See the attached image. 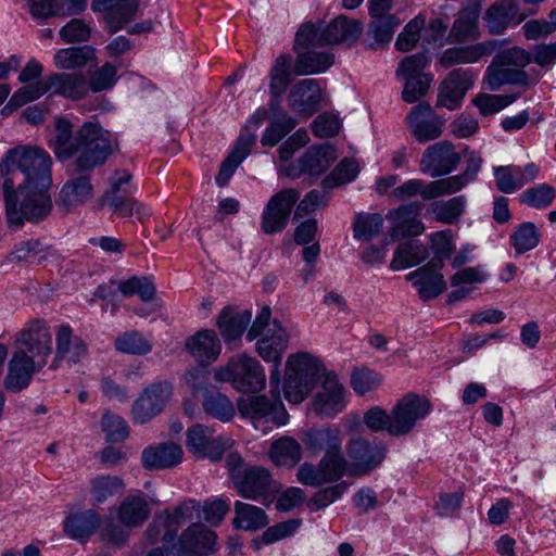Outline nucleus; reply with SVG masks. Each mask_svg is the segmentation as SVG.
<instances>
[{"label": "nucleus", "mask_w": 556, "mask_h": 556, "mask_svg": "<svg viewBox=\"0 0 556 556\" xmlns=\"http://www.w3.org/2000/svg\"><path fill=\"white\" fill-rule=\"evenodd\" d=\"M270 383V399L266 395H252L241 397L238 401V410L244 418L251 420L256 429L264 433L270 429L269 425L283 426L289 420V415L280 397V382Z\"/></svg>", "instance_id": "obj_6"}, {"label": "nucleus", "mask_w": 556, "mask_h": 556, "mask_svg": "<svg viewBox=\"0 0 556 556\" xmlns=\"http://www.w3.org/2000/svg\"><path fill=\"white\" fill-rule=\"evenodd\" d=\"M93 58V50L88 47L61 49L54 54V65L62 70L85 66Z\"/></svg>", "instance_id": "obj_53"}, {"label": "nucleus", "mask_w": 556, "mask_h": 556, "mask_svg": "<svg viewBox=\"0 0 556 556\" xmlns=\"http://www.w3.org/2000/svg\"><path fill=\"white\" fill-rule=\"evenodd\" d=\"M270 308L263 307L248 330L247 339L256 341V352L266 363L271 364L270 380L280 382V365L289 345V333L277 320H270Z\"/></svg>", "instance_id": "obj_5"}, {"label": "nucleus", "mask_w": 556, "mask_h": 556, "mask_svg": "<svg viewBox=\"0 0 556 556\" xmlns=\"http://www.w3.org/2000/svg\"><path fill=\"white\" fill-rule=\"evenodd\" d=\"M99 526V514L93 509H87L70 515L64 522V531L74 540L86 541Z\"/></svg>", "instance_id": "obj_41"}, {"label": "nucleus", "mask_w": 556, "mask_h": 556, "mask_svg": "<svg viewBox=\"0 0 556 556\" xmlns=\"http://www.w3.org/2000/svg\"><path fill=\"white\" fill-rule=\"evenodd\" d=\"M101 428L109 442H121L129 435L127 422L118 415L105 412L101 419Z\"/></svg>", "instance_id": "obj_62"}, {"label": "nucleus", "mask_w": 556, "mask_h": 556, "mask_svg": "<svg viewBox=\"0 0 556 556\" xmlns=\"http://www.w3.org/2000/svg\"><path fill=\"white\" fill-rule=\"evenodd\" d=\"M485 80L490 90H498L504 85H516L527 88L530 85L529 75L520 68L502 64L497 60L489 65Z\"/></svg>", "instance_id": "obj_38"}, {"label": "nucleus", "mask_w": 556, "mask_h": 556, "mask_svg": "<svg viewBox=\"0 0 556 556\" xmlns=\"http://www.w3.org/2000/svg\"><path fill=\"white\" fill-rule=\"evenodd\" d=\"M472 85L473 76L469 70H453L440 84L437 106L446 108L450 111L458 109Z\"/></svg>", "instance_id": "obj_21"}, {"label": "nucleus", "mask_w": 556, "mask_h": 556, "mask_svg": "<svg viewBox=\"0 0 556 556\" xmlns=\"http://www.w3.org/2000/svg\"><path fill=\"white\" fill-rule=\"evenodd\" d=\"M323 388L313 400V412L321 418H332L346 406L345 390L333 372H326L317 358L307 353L289 355L286 363L285 396L290 403H302L318 380Z\"/></svg>", "instance_id": "obj_1"}, {"label": "nucleus", "mask_w": 556, "mask_h": 556, "mask_svg": "<svg viewBox=\"0 0 556 556\" xmlns=\"http://www.w3.org/2000/svg\"><path fill=\"white\" fill-rule=\"evenodd\" d=\"M519 98V93L511 94H489L480 93L473 100L472 103L478 108L479 112L483 116H488L497 113L506 106L514 103Z\"/></svg>", "instance_id": "obj_55"}, {"label": "nucleus", "mask_w": 556, "mask_h": 556, "mask_svg": "<svg viewBox=\"0 0 556 556\" xmlns=\"http://www.w3.org/2000/svg\"><path fill=\"white\" fill-rule=\"evenodd\" d=\"M47 363L30 357L26 351L15 350L8 363V372L3 380L4 388L13 393L26 389L36 372Z\"/></svg>", "instance_id": "obj_18"}, {"label": "nucleus", "mask_w": 556, "mask_h": 556, "mask_svg": "<svg viewBox=\"0 0 556 556\" xmlns=\"http://www.w3.org/2000/svg\"><path fill=\"white\" fill-rule=\"evenodd\" d=\"M252 318L250 311L233 314L230 309L224 308L219 314L217 327L226 342L238 340Z\"/></svg>", "instance_id": "obj_45"}, {"label": "nucleus", "mask_w": 556, "mask_h": 556, "mask_svg": "<svg viewBox=\"0 0 556 556\" xmlns=\"http://www.w3.org/2000/svg\"><path fill=\"white\" fill-rule=\"evenodd\" d=\"M467 199L465 195H457L446 201H434L430 204L429 212L437 222L453 225L457 223L465 212Z\"/></svg>", "instance_id": "obj_46"}, {"label": "nucleus", "mask_w": 556, "mask_h": 556, "mask_svg": "<svg viewBox=\"0 0 556 556\" xmlns=\"http://www.w3.org/2000/svg\"><path fill=\"white\" fill-rule=\"evenodd\" d=\"M67 172L71 177L62 186L56 203L66 211H71L92 199L93 186L90 172L75 173L73 165L68 167Z\"/></svg>", "instance_id": "obj_23"}, {"label": "nucleus", "mask_w": 556, "mask_h": 556, "mask_svg": "<svg viewBox=\"0 0 556 556\" xmlns=\"http://www.w3.org/2000/svg\"><path fill=\"white\" fill-rule=\"evenodd\" d=\"M151 509L143 495H127L118 505L116 516L124 527L137 528L142 526L149 518Z\"/></svg>", "instance_id": "obj_37"}, {"label": "nucleus", "mask_w": 556, "mask_h": 556, "mask_svg": "<svg viewBox=\"0 0 556 556\" xmlns=\"http://www.w3.org/2000/svg\"><path fill=\"white\" fill-rule=\"evenodd\" d=\"M216 381L230 382L240 392H258L265 388L266 375L260 362L245 354L233 356L214 370Z\"/></svg>", "instance_id": "obj_7"}, {"label": "nucleus", "mask_w": 556, "mask_h": 556, "mask_svg": "<svg viewBox=\"0 0 556 556\" xmlns=\"http://www.w3.org/2000/svg\"><path fill=\"white\" fill-rule=\"evenodd\" d=\"M333 54L327 52L307 51L299 53L294 72L298 75H309L326 72L332 64Z\"/></svg>", "instance_id": "obj_48"}, {"label": "nucleus", "mask_w": 556, "mask_h": 556, "mask_svg": "<svg viewBox=\"0 0 556 556\" xmlns=\"http://www.w3.org/2000/svg\"><path fill=\"white\" fill-rule=\"evenodd\" d=\"M426 26V17L422 14H418L410 20L404 27L403 31L400 33L395 41V47L399 51L407 52L415 48L416 43L420 39V31Z\"/></svg>", "instance_id": "obj_60"}, {"label": "nucleus", "mask_w": 556, "mask_h": 556, "mask_svg": "<svg viewBox=\"0 0 556 556\" xmlns=\"http://www.w3.org/2000/svg\"><path fill=\"white\" fill-rule=\"evenodd\" d=\"M49 92V86L47 78L41 80L38 79L34 83H27L25 86L17 89L11 97L8 104L4 106L5 110H16L28 102L39 99L45 93Z\"/></svg>", "instance_id": "obj_52"}, {"label": "nucleus", "mask_w": 556, "mask_h": 556, "mask_svg": "<svg viewBox=\"0 0 556 556\" xmlns=\"http://www.w3.org/2000/svg\"><path fill=\"white\" fill-rule=\"evenodd\" d=\"M232 523L238 529L256 531L265 528L269 523V518L263 508L237 501Z\"/></svg>", "instance_id": "obj_43"}, {"label": "nucleus", "mask_w": 556, "mask_h": 556, "mask_svg": "<svg viewBox=\"0 0 556 556\" xmlns=\"http://www.w3.org/2000/svg\"><path fill=\"white\" fill-rule=\"evenodd\" d=\"M172 395V386L167 381L153 383L140 394L132 407L136 422L146 424L161 413Z\"/></svg>", "instance_id": "obj_20"}, {"label": "nucleus", "mask_w": 556, "mask_h": 556, "mask_svg": "<svg viewBox=\"0 0 556 556\" xmlns=\"http://www.w3.org/2000/svg\"><path fill=\"white\" fill-rule=\"evenodd\" d=\"M232 441L227 437L215 435L213 430L195 424L187 431L186 446L189 452L200 458L219 460L230 448Z\"/></svg>", "instance_id": "obj_15"}, {"label": "nucleus", "mask_w": 556, "mask_h": 556, "mask_svg": "<svg viewBox=\"0 0 556 556\" xmlns=\"http://www.w3.org/2000/svg\"><path fill=\"white\" fill-rule=\"evenodd\" d=\"M49 92L56 96L79 100L89 92L86 77L77 73H53L47 76Z\"/></svg>", "instance_id": "obj_33"}, {"label": "nucleus", "mask_w": 556, "mask_h": 556, "mask_svg": "<svg viewBox=\"0 0 556 556\" xmlns=\"http://www.w3.org/2000/svg\"><path fill=\"white\" fill-rule=\"evenodd\" d=\"M481 12V3L479 0H469L462 8L455 18L450 33L448 40L451 42L460 43L473 40L479 36V15Z\"/></svg>", "instance_id": "obj_27"}, {"label": "nucleus", "mask_w": 556, "mask_h": 556, "mask_svg": "<svg viewBox=\"0 0 556 556\" xmlns=\"http://www.w3.org/2000/svg\"><path fill=\"white\" fill-rule=\"evenodd\" d=\"M541 235L533 223L519 224L509 236V243L517 255L533 250L540 242Z\"/></svg>", "instance_id": "obj_49"}, {"label": "nucleus", "mask_w": 556, "mask_h": 556, "mask_svg": "<svg viewBox=\"0 0 556 556\" xmlns=\"http://www.w3.org/2000/svg\"><path fill=\"white\" fill-rule=\"evenodd\" d=\"M302 441L312 455L324 452L320 459L328 458L331 464L348 469L349 462L344 456L343 437L339 428L331 426L311 428L304 433Z\"/></svg>", "instance_id": "obj_10"}, {"label": "nucleus", "mask_w": 556, "mask_h": 556, "mask_svg": "<svg viewBox=\"0 0 556 556\" xmlns=\"http://www.w3.org/2000/svg\"><path fill=\"white\" fill-rule=\"evenodd\" d=\"M7 222L10 227H22L26 222L39 223L52 211L50 188L33 187L22 189L13 178L2 184Z\"/></svg>", "instance_id": "obj_3"}, {"label": "nucleus", "mask_w": 556, "mask_h": 556, "mask_svg": "<svg viewBox=\"0 0 556 556\" xmlns=\"http://www.w3.org/2000/svg\"><path fill=\"white\" fill-rule=\"evenodd\" d=\"M445 121L438 116L428 102L415 105L406 116L410 135L419 143H426L440 138Z\"/></svg>", "instance_id": "obj_17"}, {"label": "nucleus", "mask_w": 556, "mask_h": 556, "mask_svg": "<svg viewBox=\"0 0 556 556\" xmlns=\"http://www.w3.org/2000/svg\"><path fill=\"white\" fill-rule=\"evenodd\" d=\"M299 199L300 192L293 188L275 193L263 210L261 230L266 235L281 232L288 226L291 212Z\"/></svg>", "instance_id": "obj_14"}, {"label": "nucleus", "mask_w": 556, "mask_h": 556, "mask_svg": "<svg viewBox=\"0 0 556 556\" xmlns=\"http://www.w3.org/2000/svg\"><path fill=\"white\" fill-rule=\"evenodd\" d=\"M199 513L200 505L197 502H184L173 510H165L156 515L146 530V538L151 544L161 541L166 551V546H170L175 542L182 525L193 521Z\"/></svg>", "instance_id": "obj_8"}, {"label": "nucleus", "mask_w": 556, "mask_h": 556, "mask_svg": "<svg viewBox=\"0 0 556 556\" xmlns=\"http://www.w3.org/2000/svg\"><path fill=\"white\" fill-rule=\"evenodd\" d=\"M359 172L358 164L353 159H343L336 168L323 179L324 189H332L353 181Z\"/></svg>", "instance_id": "obj_54"}, {"label": "nucleus", "mask_w": 556, "mask_h": 556, "mask_svg": "<svg viewBox=\"0 0 556 556\" xmlns=\"http://www.w3.org/2000/svg\"><path fill=\"white\" fill-rule=\"evenodd\" d=\"M292 58L289 54L279 55L270 70L269 89L273 97L279 98L287 89L290 79Z\"/></svg>", "instance_id": "obj_51"}, {"label": "nucleus", "mask_w": 556, "mask_h": 556, "mask_svg": "<svg viewBox=\"0 0 556 556\" xmlns=\"http://www.w3.org/2000/svg\"><path fill=\"white\" fill-rule=\"evenodd\" d=\"M363 33V24L358 20L339 15L325 27L327 46L341 42L353 43Z\"/></svg>", "instance_id": "obj_39"}, {"label": "nucleus", "mask_w": 556, "mask_h": 556, "mask_svg": "<svg viewBox=\"0 0 556 556\" xmlns=\"http://www.w3.org/2000/svg\"><path fill=\"white\" fill-rule=\"evenodd\" d=\"M424 204L419 201H413L392 210L388 218L392 220V227L389 231L392 238L419 236L425 231L424 223L418 219Z\"/></svg>", "instance_id": "obj_25"}, {"label": "nucleus", "mask_w": 556, "mask_h": 556, "mask_svg": "<svg viewBox=\"0 0 556 556\" xmlns=\"http://www.w3.org/2000/svg\"><path fill=\"white\" fill-rule=\"evenodd\" d=\"M555 199V189L546 184L529 188L520 194V202L535 208H543L552 204Z\"/></svg>", "instance_id": "obj_61"}, {"label": "nucleus", "mask_w": 556, "mask_h": 556, "mask_svg": "<svg viewBox=\"0 0 556 556\" xmlns=\"http://www.w3.org/2000/svg\"><path fill=\"white\" fill-rule=\"evenodd\" d=\"M273 478L263 467H247L243 471L233 472V485L242 497L256 501L273 492Z\"/></svg>", "instance_id": "obj_19"}, {"label": "nucleus", "mask_w": 556, "mask_h": 556, "mask_svg": "<svg viewBox=\"0 0 556 556\" xmlns=\"http://www.w3.org/2000/svg\"><path fill=\"white\" fill-rule=\"evenodd\" d=\"M346 452L351 460L346 472L352 476H366L382 465L388 450L381 442L354 438L349 441Z\"/></svg>", "instance_id": "obj_12"}, {"label": "nucleus", "mask_w": 556, "mask_h": 556, "mask_svg": "<svg viewBox=\"0 0 556 556\" xmlns=\"http://www.w3.org/2000/svg\"><path fill=\"white\" fill-rule=\"evenodd\" d=\"M49 148L59 161L74 159L75 173L92 172L105 163L113 151V140L109 131L97 123L85 122L73 132L72 123L65 117H56Z\"/></svg>", "instance_id": "obj_2"}, {"label": "nucleus", "mask_w": 556, "mask_h": 556, "mask_svg": "<svg viewBox=\"0 0 556 556\" xmlns=\"http://www.w3.org/2000/svg\"><path fill=\"white\" fill-rule=\"evenodd\" d=\"M186 349L201 366L215 362L222 345L214 330H201L186 341Z\"/></svg>", "instance_id": "obj_32"}, {"label": "nucleus", "mask_w": 556, "mask_h": 556, "mask_svg": "<svg viewBox=\"0 0 556 556\" xmlns=\"http://www.w3.org/2000/svg\"><path fill=\"white\" fill-rule=\"evenodd\" d=\"M118 290L127 298L137 294L143 302H151L155 296V286L148 277L134 276L121 281Z\"/></svg>", "instance_id": "obj_56"}, {"label": "nucleus", "mask_w": 556, "mask_h": 556, "mask_svg": "<svg viewBox=\"0 0 556 556\" xmlns=\"http://www.w3.org/2000/svg\"><path fill=\"white\" fill-rule=\"evenodd\" d=\"M401 21L395 15L376 16L369 23L367 30V42L371 49L387 45L393 38L395 28Z\"/></svg>", "instance_id": "obj_44"}, {"label": "nucleus", "mask_w": 556, "mask_h": 556, "mask_svg": "<svg viewBox=\"0 0 556 556\" xmlns=\"http://www.w3.org/2000/svg\"><path fill=\"white\" fill-rule=\"evenodd\" d=\"M184 456L181 446L176 443H163L148 447L142 452V465L147 469H166L177 466Z\"/></svg>", "instance_id": "obj_36"}, {"label": "nucleus", "mask_w": 556, "mask_h": 556, "mask_svg": "<svg viewBox=\"0 0 556 556\" xmlns=\"http://www.w3.org/2000/svg\"><path fill=\"white\" fill-rule=\"evenodd\" d=\"M527 14H519V7L515 0H498L485 11L483 21L485 27L493 35L502 34L514 18L522 22Z\"/></svg>", "instance_id": "obj_31"}, {"label": "nucleus", "mask_w": 556, "mask_h": 556, "mask_svg": "<svg viewBox=\"0 0 556 556\" xmlns=\"http://www.w3.org/2000/svg\"><path fill=\"white\" fill-rule=\"evenodd\" d=\"M383 217L379 213H359L353 223V235L356 240L370 241L383 228Z\"/></svg>", "instance_id": "obj_50"}, {"label": "nucleus", "mask_w": 556, "mask_h": 556, "mask_svg": "<svg viewBox=\"0 0 556 556\" xmlns=\"http://www.w3.org/2000/svg\"><path fill=\"white\" fill-rule=\"evenodd\" d=\"M429 256L427 247L418 240H408L400 243L390 263L394 271L414 267L425 262Z\"/></svg>", "instance_id": "obj_40"}, {"label": "nucleus", "mask_w": 556, "mask_h": 556, "mask_svg": "<svg viewBox=\"0 0 556 556\" xmlns=\"http://www.w3.org/2000/svg\"><path fill=\"white\" fill-rule=\"evenodd\" d=\"M268 456L276 466L292 468L302 459L303 447L294 438L281 437L271 443Z\"/></svg>", "instance_id": "obj_42"}, {"label": "nucleus", "mask_w": 556, "mask_h": 556, "mask_svg": "<svg viewBox=\"0 0 556 556\" xmlns=\"http://www.w3.org/2000/svg\"><path fill=\"white\" fill-rule=\"evenodd\" d=\"M346 469L331 464L328 458L320 459L317 465L303 463L296 472L298 481L304 485L319 486L339 481Z\"/></svg>", "instance_id": "obj_28"}, {"label": "nucleus", "mask_w": 556, "mask_h": 556, "mask_svg": "<svg viewBox=\"0 0 556 556\" xmlns=\"http://www.w3.org/2000/svg\"><path fill=\"white\" fill-rule=\"evenodd\" d=\"M56 361L66 359L72 364L81 362L87 356V345L80 338L73 337V330L68 325L62 324L55 332Z\"/></svg>", "instance_id": "obj_34"}, {"label": "nucleus", "mask_w": 556, "mask_h": 556, "mask_svg": "<svg viewBox=\"0 0 556 556\" xmlns=\"http://www.w3.org/2000/svg\"><path fill=\"white\" fill-rule=\"evenodd\" d=\"M204 410L220 421H229L235 416L231 401L222 393H207L203 403Z\"/></svg>", "instance_id": "obj_59"}, {"label": "nucleus", "mask_w": 556, "mask_h": 556, "mask_svg": "<svg viewBox=\"0 0 556 556\" xmlns=\"http://www.w3.org/2000/svg\"><path fill=\"white\" fill-rule=\"evenodd\" d=\"M15 350H23L30 357L47 363L52 353V334L43 319H31L15 333Z\"/></svg>", "instance_id": "obj_13"}, {"label": "nucleus", "mask_w": 556, "mask_h": 556, "mask_svg": "<svg viewBox=\"0 0 556 556\" xmlns=\"http://www.w3.org/2000/svg\"><path fill=\"white\" fill-rule=\"evenodd\" d=\"M52 157L42 148L34 146H17L8 150L0 164V173L3 178H13L12 176L20 172L24 179L17 186L22 189L41 187H52Z\"/></svg>", "instance_id": "obj_4"}, {"label": "nucleus", "mask_w": 556, "mask_h": 556, "mask_svg": "<svg viewBox=\"0 0 556 556\" xmlns=\"http://www.w3.org/2000/svg\"><path fill=\"white\" fill-rule=\"evenodd\" d=\"M124 481L117 476L101 475L90 481V495L93 505H100L123 492Z\"/></svg>", "instance_id": "obj_47"}, {"label": "nucleus", "mask_w": 556, "mask_h": 556, "mask_svg": "<svg viewBox=\"0 0 556 556\" xmlns=\"http://www.w3.org/2000/svg\"><path fill=\"white\" fill-rule=\"evenodd\" d=\"M217 535L205 526L192 522L170 546L167 556H206L216 551Z\"/></svg>", "instance_id": "obj_11"}, {"label": "nucleus", "mask_w": 556, "mask_h": 556, "mask_svg": "<svg viewBox=\"0 0 556 556\" xmlns=\"http://www.w3.org/2000/svg\"><path fill=\"white\" fill-rule=\"evenodd\" d=\"M115 348L119 352L134 355H143L152 350V345L137 331L126 332L118 337L115 340Z\"/></svg>", "instance_id": "obj_63"}, {"label": "nucleus", "mask_w": 556, "mask_h": 556, "mask_svg": "<svg viewBox=\"0 0 556 556\" xmlns=\"http://www.w3.org/2000/svg\"><path fill=\"white\" fill-rule=\"evenodd\" d=\"M333 159V150L329 146L311 147L296 164H290L281 170L291 179H296L303 174L319 176L330 167Z\"/></svg>", "instance_id": "obj_22"}, {"label": "nucleus", "mask_w": 556, "mask_h": 556, "mask_svg": "<svg viewBox=\"0 0 556 556\" xmlns=\"http://www.w3.org/2000/svg\"><path fill=\"white\" fill-rule=\"evenodd\" d=\"M381 377L369 368L355 369L351 375V387L358 395H364L381 384Z\"/></svg>", "instance_id": "obj_64"}, {"label": "nucleus", "mask_w": 556, "mask_h": 556, "mask_svg": "<svg viewBox=\"0 0 556 556\" xmlns=\"http://www.w3.org/2000/svg\"><path fill=\"white\" fill-rule=\"evenodd\" d=\"M296 125V121L290 115H281L280 118H270L261 142L265 147H275L283 137H286Z\"/></svg>", "instance_id": "obj_57"}, {"label": "nucleus", "mask_w": 556, "mask_h": 556, "mask_svg": "<svg viewBox=\"0 0 556 556\" xmlns=\"http://www.w3.org/2000/svg\"><path fill=\"white\" fill-rule=\"evenodd\" d=\"M290 108L305 116H312L318 109L320 87L316 79L306 78L296 83L289 93Z\"/></svg>", "instance_id": "obj_30"}, {"label": "nucleus", "mask_w": 556, "mask_h": 556, "mask_svg": "<svg viewBox=\"0 0 556 556\" xmlns=\"http://www.w3.org/2000/svg\"><path fill=\"white\" fill-rule=\"evenodd\" d=\"M442 267L443 264L439 266L430 262L406 275V280L413 282L421 301L433 300L446 290L447 286L441 274Z\"/></svg>", "instance_id": "obj_24"}, {"label": "nucleus", "mask_w": 556, "mask_h": 556, "mask_svg": "<svg viewBox=\"0 0 556 556\" xmlns=\"http://www.w3.org/2000/svg\"><path fill=\"white\" fill-rule=\"evenodd\" d=\"M493 52V45L491 42H478L470 46L453 47L445 49L440 59L439 64L448 68L457 64L476 63L485 55Z\"/></svg>", "instance_id": "obj_35"}, {"label": "nucleus", "mask_w": 556, "mask_h": 556, "mask_svg": "<svg viewBox=\"0 0 556 556\" xmlns=\"http://www.w3.org/2000/svg\"><path fill=\"white\" fill-rule=\"evenodd\" d=\"M416 195H420L424 200H432L429 181L419 178H412L393 188L391 191V197L396 201L408 200Z\"/></svg>", "instance_id": "obj_58"}, {"label": "nucleus", "mask_w": 556, "mask_h": 556, "mask_svg": "<svg viewBox=\"0 0 556 556\" xmlns=\"http://www.w3.org/2000/svg\"><path fill=\"white\" fill-rule=\"evenodd\" d=\"M91 9L105 12V21L114 33L136 16L138 4L135 0H92Z\"/></svg>", "instance_id": "obj_29"}, {"label": "nucleus", "mask_w": 556, "mask_h": 556, "mask_svg": "<svg viewBox=\"0 0 556 556\" xmlns=\"http://www.w3.org/2000/svg\"><path fill=\"white\" fill-rule=\"evenodd\" d=\"M539 174V166L528 163L523 167L506 165L494 167L495 185L503 193H514L527 184L533 181Z\"/></svg>", "instance_id": "obj_26"}, {"label": "nucleus", "mask_w": 556, "mask_h": 556, "mask_svg": "<svg viewBox=\"0 0 556 556\" xmlns=\"http://www.w3.org/2000/svg\"><path fill=\"white\" fill-rule=\"evenodd\" d=\"M431 410L430 402L415 393H407L394 405L390 413L389 434L404 437L413 431L416 425L425 419Z\"/></svg>", "instance_id": "obj_9"}, {"label": "nucleus", "mask_w": 556, "mask_h": 556, "mask_svg": "<svg viewBox=\"0 0 556 556\" xmlns=\"http://www.w3.org/2000/svg\"><path fill=\"white\" fill-rule=\"evenodd\" d=\"M460 160L455 146L442 140L425 149L419 162L420 172L432 178L448 175L457 168Z\"/></svg>", "instance_id": "obj_16"}]
</instances>
